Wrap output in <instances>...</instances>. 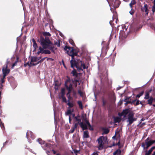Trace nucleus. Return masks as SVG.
<instances>
[{
    "label": "nucleus",
    "instance_id": "nucleus-39",
    "mask_svg": "<svg viewBox=\"0 0 155 155\" xmlns=\"http://www.w3.org/2000/svg\"><path fill=\"white\" fill-rule=\"evenodd\" d=\"M152 11L153 12H155V3H154L153 6Z\"/></svg>",
    "mask_w": 155,
    "mask_h": 155
},
{
    "label": "nucleus",
    "instance_id": "nucleus-32",
    "mask_svg": "<svg viewBox=\"0 0 155 155\" xmlns=\"http://www.w3.org/2000/svg\"><path fill=\"white\" fill-rule=\"evenodd\" d=\"M69 42L73 46L74 45V43L73 41V40L72 39H69Z\"/></svg>",
    "mask_w": 155,
    "mask_h": 155
},
{
    "label": "nucleus",
    "instance_id": "nucleus-9",
    "mask_svg": "<svg viewBox=\"0 0 155 155\" xmlns=\"http://www.w3.org/2000/svg\"><path fill=\"white\" fill-rule=\"evenodd\" d=\"M8 63V62H7V64L5 65L2 68V72L4 75V78H5L6 76L8 74L10 71V70L7 68Z\"/></svg>",
    "mask_w": 155,
    "mask_h": 155
},
{
    "label": "nucleus",
    "instance_id": "nucleus-56",
    "mask_svg": "<svg viewBox=\"0 0 155 155\" xmlns=\"http://www.w3.org/2000/svg\"><path fill=\"white\" fill-rule=\"evenodd\" d=\"M153 100H154V101H155V99H153Z\"/></svg>",
    "mask_w": 155,
    "mask_h": 155
},
{
    "label": "nucleus",
    "instance_id": "nucleus-14",
    "mask_svg": "<svg viewBox=\"0 0 155 155\" xmlns=\"http://www.w3.org/2000/svg\"><path fill=\"white\" fill-rule=\"evenodd\" d=\"M121 151L120 150L118 149L113 153V155H121Z\"/></svg>",
    "mask_w": 155,
    "mask_h": 155
},
{
    "label": "nucleus",
    "instance_id": "nucleus-48",
    "mask_svg": "<svg viewBox=\"0 0 155 155\" xmlns=\"http://www.w3.org/2000/svg\"><path fill=\"white\" fill-rule=\"evenodd\" d=\"M90 127L89 128V129L91 130H93V129L92 128V127H91H91Z\"/></svg>",
    "mask_w": 155,
    "mask_h": 155
},
{
    "label": "nucleus",
    "instance_id": "nucleus-57",
    "mask_svg": "<svg viewBox=\"0 0 155 155\" xmlns=\"http://www.w3.org/2000/svg\"><path fill=\"white\" fill-rule=\"evenodd\" d=\"M56 155H60L58 154H57Z\"/></svg>",
    "mask_w": 155,
    "mask_h": 155
},
{
    "label": "nucleus",
    "instance_id": "nucleus-6",
    "mask_svg": "<svg viewBox=\"0 0 155 155\" xmlns=\"http://www.w3.org/2000/svg\"><path fill=\"white\" fill-rule=\"evenodd\" d=\"M155 143L154 140H150L149 137L147 138L145 140V142L142 143L141 144L142 147L144 149H147L149 147Z\"/></svg>",
    "mask_w": 155,
    "mask_h": 155
},
{
    "label": "nucleus",
    "instance_id": "nucleus-58",
    "mask_svg": "<svg viewBox=\"0 0 155 155\" xmlns=\"http://www.w3.org/2000/svg\"><path fill=\"white\" fill-rule=\"evenodd\" d=\"M151 27H152V28H153L152 27V26H151Z\"/></svg>",
    "mask_w": 155,
    "mask_h": 155
},
{
    "label": "nucleus",
    "instance_id": "nucleus-29",
    "mask_svg": "<svg viewBox=\"0 0 155 155\" xmlns=\"http://www.w3.org/2000/svg\"><path fill=\"white\" fill-rule=\"evenodd\" d=\"M63 101L65 103L67 102L66 98L64 97V95L61 96Z\"/></svg>",
    "mask_w": 155,
    "mask_h": 155
},
{
    "label": "nucleus",
    "instance_id": "nucleus-30",
    "mask_svg": "<svg viewBox=\"0 0 155 155\" xmlns=\"http://www.w3.org/2000/svg\"><path fill=\"white\" fill-rule=\"evenodd\" d=\"M135 4V2L134 0L132 1L130 3V8H132V5H134Z\"/></svg>",
    "mask_w": 155,
    "mask_h": 155
},
{
    "label": "nucleus",
    "instance_id": "nucleus-20",
    "mask_svg": "<svg viewBox=\"0 0 155 155\" xmlns=\"http://www.w3.org/2000/svg\"><path fill=\"white\" fill-rule=\"evenodd\" d=\"M76 127L77 124H75V127H71V129L69 131V132L71 133H73L75 129L76 128Z\"/></svg>",
    "mask_w": 155,
    "mask_h": 155
},
{
    "label": "nucleus",
    "instance_id": "nucleus-31",
    "mask_svg": "<svg viewBox=\"0 0 155 155\" xmlns=\"http://www.w3.org/2000/svg\"><path fill=\"white\" fill-rule=\"evenodd\" d=\"M143 92H141V93H140L139 94L137 95L136 97H138V98L140 97L141 96L143 95Z\"/></svg>",
    "mask_w": 155,
    "mask_h": 155
},
{
    "label": "nucleus",
    "instance_id": "nucleus-19",
    "mask_svg": "<svg viewBox=\"0 0 155 155\" xmlns=\"http://www.w3.org/2000/svg\"><path fill=\"white\" fill-rule=\"evenodd\" d=\"M83 137L84 138H88L89 137L88 132L87 131H85L84 132Z\"/></svg>",
    "mask_w": 155,
    "mask_h": 155
},
{
    "label": "nucleus",
    "instance_id": "nucleus-59",
    "mask_svg": "<svg viewBox=\"0 0 155 155\" xmlns=\"http://www.w3.org/2000/svg\"><path fill=\"white\" fill-rule=\"evenodd\" d=\"M111 21H110V23L111 22Z\"/></svg>",
    "mask_w": 155,
    "mask_h": 155
},
{
    "label": "nucleus",
    "instance_id": "nucleus-50",
    "mask_svg": "<svg viewBox=\"0 0 155 155\" xmlns=\"http://www.w3.org/2000/svg\"><path fill=\"white\" fill-rule=\"evenodd\" d=\"M115 136H113V137H112V138L113 139H115Z\"/></svg>",
    "mask_w": 155,
    "mask_h": 155
},
{
    "label": "nucleus",
    "instance_id": "nucleus-17",
    "mask_svg": "<svg viewBox=\"0 0 155 155\" xmlns=\"http://www.w3.org/2000/svg\"><path fill=\"white\" fill-rule=\"evenodd\" d=\"M32 41L33 43V47L35 48L34 51H35L36 50V49H37V47H38L36 43V41H35V40L34 39H32Z\"/></svg>",
    "mask_w": 155,
    "mask_h": 155
},
{
    "label": "nucleus",
    "instance_id": "nucleus-23",
    "mask_svg": "<svg viewBox=\"0 0 155 155\" xmlns=\"http://www.w3.org/2000/svg\"><path fill=\"white\" fill-rule=\"evenodd\" d=\"M71 73L74 76H77V75L76 71L75 70H74L73 71H72Z\"/></svg>",
    "mask_w": 155,
    "mask_h": 155
},
{
    "label": "nucleus",
    "instance_id": "nucleus-3",
    "mask_svg": "<svg viewBox=\"0 0 155 155\" xmlns=\"http://www.w3.org/2000/svg\"><path fill=\"white\" fill-rule=\"evenodd\" d=\"M40 42L43 48L41 46L39 47V51L37 53V54H39L40 53L46 54H50L51 53L50 51L48 50L45 49L46 48H48L51 51L54 52V47L53 46V44L48 38L46 37L45 39H44L41 37L40 39Z\"/></svg>",
    "mask_w": 155,
    "mask_h": 155
},
{
    "label": "nucleus",
    "instance_id": "nucleus-26",
    "mask_svg": "<svg viewBox=\"0 0 155 155\" xmlns=\"http://www.w3.org/2000/svg\"><path fill=\"white\" fill-rule=\"evenodd\" d=\"M61 96L64 95L65 94V89L64 88H63L61 90Z\"/></svg>",
    "mask_w": 155,
    "mask_h": 155
},
{
    "label": "nucleus",
    "instance_id": "nucleus-27",
    "mask_svg": "<svg viewBox=\"0 0 155 155\" xmlns=\"http://www.w3.org/2000/svg\"><path fill=\"white\" fill-rule=\"evenodd\" d=\"M149 92H147L146 93V94L145 95L144 98L145 99H149Z\"/></svg>",
    "mask_w": 155,
    "mask_h": 155
},
{
    "label": "nucleus",
    "instance_id": "nucleus-16",
    "mask_svg": "<svg viewBox=\"0 0 155 155\" xmlns=\"http://www.w3.org/2000/svg\"><path fill=\"white\" fill-rule=\"evenodd\" d=\"M155 148V147H152L145 154V155H150L151 152L153 151V150Z\"/></svg>",
    "mask_w": 155,
    "mask_h": 155
},
{
    "label": "nucleus",
    "instance_id": "nucleus-44",
    "mask_svg": "<svg viewBox=\"0 0 155 155\" xmlns=\"http://www.w3.org/2000/svg\"><path fill=\"white\" fill-rule=\"evenodd\" d=\"M55 44L58 47L60 46V44L58 41V42H57L56 43H55Z\"/></svg>",
    "mask_w": 155,
    "mask_h": 155
},
{
    "label": "nucleus",
    "instance_id": "nucleus-52",
    "mask_svg": "<svg viewBox=\"0 0 155 155\" xmlns=\"http://www.w3.org/2000/svg\"><path fill=\"white\" fill-rule=\"evenodd\" d=\"M120 144V141H119V142L118 143H117V145H119Z\"/></svg>",
    "mask_w": 155,
    "mask_h": 155
},
{
    "label": "nucleus",
    "instance_id": "nucleus-24",
    "mask_svg": "<svg viewBox=\"0 0 155 155\" xmlns=\"http://www.w3.org/2000/svg\"><path fill=\"white\" fill-rule=\"evenodd\" d=\"M43 35L44 36L47 37L48 36H50L51 34H50L49 32H45L43 33Z\"/></svg>",
    "mask_w": 155,
    "mask_h": 155
},
{
    "label": "nucleus",
    "instance_id": "nucleus-10",
    "mask_svg": "<svg viewBox=\"0 0 155 155\" xmlns=\"http://www.w3.org/2000/svg\"><path fill=\"white\" fill-rule=\"evenodd\" d=\"M41 58V57H33L31 58V61L30 64L31 65H35L38 64V63H36L38 60Z\"/></svg>",
    "mask_w": 155,
    "mask_h": 155
},
{
    "label": "nucleus",
    "instance_id": "nucleus-28",
    "mask_svg": "<svg viewBox=\"0 0 155 155\" xmlns=\"http://www.w3.org/2000/svg\"><path fill=\"white\" fill-rule=\"evenodd\" d=\"M109 132V130L108 129H104V134H107Z\"/></svg>",
    "mask_w": 155,
    "mask_h": 155
},
{
    "label": "nucleus",
    "instance_id": "nucleus-35",
    "mask_svg": "<svg viewBox=\"0 0 155 155\" xmlns=\"http://www.w3.org/2000/svg\"><path fill=\"white\" fill-rule=\"evenodd\" d=\"M0 125L1 127L2 128L3 127L4 128V127L3 124L2 122L1 119H0Z\"/></svg>",
    "mask_w": 155,
    "mask_h": 155
},
{
    "label": "nucleus",
    "instance_id": "nucleus-53",
    "mask_svg": "<svg viewBox=\"0 0 155 155\" xmlns=\"http://www.w3.org/2000/svg\"><path fill=\"white\" fill-rule=\"evenodd\" d=\"M153 28H154V29H155V27L154 25H153Z\"/></svg>",
    "mask_w": 155,
    "mask_h": 155
},
{
    "label": "nucleus",
    "instance_id": "nucleus-21",
    "mask_svg": "<svg viewBox=\"0 0 155 155\" xmlns=\"http://www.w3.org/2000/svg\"><path fill=\"white\" fill-rule=\"evenodd\" d=\"M153 98L152 97H150L149 99L148 100V104L151 105L153 101Z\"/></svg>",
    "mask_w": 155,
    "mask_h": 155
},
{
    "label": "nucleus",
    "instance_id": "nucleus-55",
    "mask_svg": "<svg viewBox=\"0 0 155 155\" xmlns=\"http://www.w3.org/2000/svg\"><path fill=\"white\" fill-rule=\"evenodd\" d=\"M103 104H104V101H103Z\"/></svg>",
    "mask_w": 155,
    "mask_h": 155
},
{
    "label": "nucleus",
    "instance_id": "nucleus-43",
    "mask_svg": "<svg viewBox=\"0 0 155 155\" xmlns=\"http://www.w3.org/2000/svg\"><path fill=\"white\" fill-rule=\"evenodd\" d=\"M92 155H98V154L97 152H94L92 154Z\"/></svg>",
    "mask_w": 155,
    "mask_h": 155
},
{
    "label": "nucleus",
    "instance_id": "nucleus-33",
    "mask_svg": "<svg viewBox=\"0 0 155 155\" xmlns=\"http://www.w3.org/2000/svg\"><path fill=\"white\" fill-rule=\"evenodd\" d=\"M78 92L79 94L80 95L81 97L83 96L84 93L82 91H81L80 90H79L78 91Z\"/></svg>",
    "mask_w": 155,
    "mask_h": 155
},
{
    "label": "nucleus",
    "instance_id": "nucleus-38",
    "mask_svg": "<svg viewBox=\"0 0 155 155\" xmlns=\"http://www.w3.org/2000/svg\"><path fill=\"white\" fill-rule=\"evenodd\" d=\"M72 93H73V96L74 97H77L76 96V93L75 92V91H74V90H73L72 91Z\"/></svg>",
    "mask_w": 155,
    "mask_h": 155
},
{
    "label": "nucleus",
    "instance_id": "nucleus-54",
    "mask_svg": "<svg viewBox=\"0 0 155 155\" xmlns=\"http://www.w3.org/2000/svg\"><path fill=\"white\" fill-rule=\"evenodd\" d=\"M153 106L154 107H155V104H153Z\"/></svg>",
    "mask_w": 155,
    "mask_h": 155
},
{
    "label": "nucleus",
    "instance_id": "nucleus-18",
    "mask_svg": "<svg viewBox=\"0 0 155 155\" xmlns=\"http://www.w3.org/2000/svg\"><path fill=\"white\" fill-rule=\"evenodd\" d=\"M79 81L78 80L74 79V80H72V81H71V83L72 84L73 83L75 85V87H76L78 83L79 82Z\"/></svg>",
    "mask_w": 155,
    "mask_h": 155
},
{
    "label": "nucleus",
    "instance_id": "nucleus-11",
    "mask_svg": "<svg viewBox=\"0 0 155 155\" xmlns=\"http://www.w3.org/2000/svg\"><path fill=\"white\" fill-rule=\"evenodd\" d=\"M148 6L147 4H145L144 6L141 8V10L142 11L145 12L146 14H148Z\"/></svg>",
    "mask_w": 155,
    "mask_h": 155
},
{
    "label": "nucleus",
    "instance_id": "nucleus-1",
    "mask_svg": "<svg viewBox=\"0 0 155 155\" xmlns=\"http://www.w3.org/2000/svg\"><path fill=\"white\" fill-rule=\"evenodd\" d=\"M64 49L66 51L67 54L72 57L70 63L71 67L72 68H74V67H76L80 72L83 71L84 69L87 68L88 66L85 65L81 61L79 60L77 62L75 59L74 56L77 55L78 51L74 49L73 48H71L67 46H65Z\"/></svg>",
    "mask_w": 155,
    "mask_h": 155
},
{
    "label": "nucleus",
    "instance_id": "nucleus-37",
    "mask_svg": "<svg viewBox=\"0 0 155 155\" xmlns=\"http://www.w3.org/2000/svg\"><path fill=\"white\" fill-rule=\"evenodd\" d=\"M71 110H68L67 112V115H69V114H70L71 113Z\"/></svg>",
    "mask_w": 155,
    "mask_h": 155
},
{
    "label": "nucleus",
    "instance_id": "nucleus-15",
    "mask_svg": "<svg viewBox=\"0 0 155 155\" xmlns=\"http://www.w3.org/2000/svg\"><path fill=\"white\" fill-rule=\"evenodd\" d=\"M121 120V118L120 117H114V120L115 123H119Z\"/></svg>",
    "mask_w": 155,
    "mask_h": 155
},
{
    "label": "nucleus",
    "instance_id": "nucleus-36",
    "mask_svg": "<svg viewBox=\"0 0 155 155\" xmlns=\"http://www.w3.org/2000/svg\"><path fill=\"white\" fill-rule=\"evenodd\" d=\"M85 123H86L85 124L87 125V126L88 125L89 127H91V125L88 120H86Z\"/></svg>",
    "mask_w": 155,
    "mask_h": 155
},
{
    "label": "nucleus",
    "instance_id": "nucleus-7",
    "mask_svg": "<svg viewBox=\"0 0 155 155\" xmlns=\"http://www.w3.org/2000/svg\"><path fill=\"white\" fill-rule=\"evenodd\" d=\"M65 85L68 91L67 95L70 94L72 89V85L69 79H67L65 82Z\"/></svg>",
    "mask_w": 155,
    "mask_h": 155
},
{
    "label": "nucleus",
    "instance_id": "nucleus-47",
    "mask_svg": "<svg viewBox=\"0 0 155 155\" xmlns=\"http://www.w3.org/2000/svg\"><path fill=\"white\" fill-rule=\"evenodd\" d=\"M75 118L76 120L78 121V123H79V122L81 121V120L79 119H78L77 117H76Z\"/></svg>",
    "mask_w": 155,
    "mask_h": 155
},
{
    "label": "nucleus",
    "instance_id": "nucleus-4",
    "mask_svg": "<svg viewBox=\"0 0 155 155\" xmlns=\"http://www.w3.org/2000/svg\"><path fill=\"white\" fill-rule=\"evenodd\" d=\"M134 113L129 109L123 110L121 113L122 115H124V117L127 115V122H129L128 125L131 124L136 119L134 117Z\"/></svg>",
    "mask_w": 155,
    "mask_h": 155
},
{
    "label": "nucleus",
    "instance_id": "nucleus-45",
    "mask_svg": "<svg viewBox=\"0 0 155 155\" xmlns=\"http://www.w3.org/2000/svg\"><path fill=\"white\" fill-rule=\"evenodd\" d=\"M38 141L39 143L41 144V143H42L41 142H42V140L41 139H38Z\"/></svg>",
    "mask_w": 155,
    "mask_h": 155
},
{
    "label": "nucleus",
    "instance_id": "nucleus-51",
    "mask_svg": "<svg viewBox=\"0 0 155 155\" xmlns=\"http://www.w3.org/2000/svg\"><path fill=\"white\" fill-rule=\"evenodd\" d=\"M152 155H155V151L153 152V153L152 154Z\"/></svg>",
    "mask_w": 155,
    "mask_h": 155
},
{
    "label": "nucleus",
    "instance_id": "nucleus-34",
    "mask_svg": "<svg viewBox=\"0 0 155 155\" xmlns=\"http://www.w3.org/2000/svg\"><path fill=\"white\" fill-rule=\"evenodd\" d=\"M67 96L68 97V101H71V100H72V98L70 96V94L68 95H67Z\"/></svg>",
    "mask_w": 155,
    "mask_h": 155
},
{
    "label": "nucleus",
    "instance_id": "nucleus-8",
    "mask_svg": "<svg viewBox=\"0 0 155 155\" xmlns=\"http://www.w3.org/2000/svg\"><path fill=\"white\" fill-rule=\"evenodd\" d=\"M110 7L112 6L114 8H117L119 6L120 1L119 0H116L114 2L113 0H107Z\"/></svg>",
    "mask_w": 155,
    "mask_h": 155
},
{
    "label": "nucleus",
    "instance_id": "nucleus-46",
    "mask_svg": "<svg viewBox=\"0 0 155 155\" xmlns=\"http://www.w3.org/2000/svg\"><path fill=\"white\" fill-rule=\"evenodd\" d=\"M17 62H16L15 63H14L13 64H12V68H14V66H15V65H16V64H17Z\"/></svg>",
    "mask_w": 155,
    "mask_h": 155
},
{
    "label": "nucleus",
    "instance_id": "nucleus-25",
    "mask_svg": "<svg viewBox=\"0 0 155 155\" xmlns=\"http://www.w3.org/2000/svg\"><path fill=\"white\" fill-rule=\"evenodd\" d=\"M78 103L80 108L81 109H82L83 106L81 102V101H78Z\"/></svg>",
    "mask_w": 155,
    "mask_h": 155
},
{
    "label": "nucleus",
    "instance_id": "nucleus-42",
    "mask_svg": "<svg viewBox=\"0 0 155 155\" xmlns=\"http://www.w3.org/2000/svg\"><path fill=\"white\" fill-rule=\"evenodd\" d=\"M5 78H4V75H3V78H1V82L2 83H3L5 82L4 79Z\"/></svg>",
    "mask_w": 155,
    "mask_h": 155
},
{
    "label": "nucleus",
    "instance_id": "nucleus-22",
    "mask_svg": "<svg viewBox=\"0 0 155 155\" xmlns=\"http://www.w3.org/2000/svg\"><path fill=\"white\" fill-rule=\"evenodd\" d=\"M67 104L68 105L69 107H73L74 106V104L72 102H70L68 101V103Z\"/></svg>",
    "mask_w": 155,
    "mask_h": 155
},
{
    "label": "nucleus",
    "instance_id": "nucleus-5",
    "mask_svg": "<svg viewBox=\"0 0 155 155\" xmlns=\"http://www.w3.org/2000/svg\"><path fill=\"white\" fill-rule=\"evenodd\" d=\"M107 137L103 136H101L97 139V140L98 143L97 148L99 150L103 149L104 144L107 142Z\"/></svg>",
    "mask_w": 155,
    "mask_h": 155
},
{
    "label": "nucleus",
    "instance_id": "nucleus-12",
    "mask_svg": "<svg viewBox=\"0 0 155 155\" xmlns=\"http://www.w3.org/2000/svg\"><path fill=\"white\" fill-rule=\"evenodd\" d=\"M79 124L83 130H85L87 128V126L85 124H84L83 122H81L80 123H79Z\"/></svg>",
    "mask_w": 155,
    "mask_h": 155
},
{
    "label": "nucleus",
    "instance_id": "nucleus-13",
    "mask_svg": "<svg viewBox=\"0 0 155 155\" xmlns=\"http://www.w3.org/2000/svg\"><path fill=\"white\" fill-rule=\"evenodd\" d=\"M26 136L28 138V137H31L32 139H34V136L33 135V134L31 131H28L27 133Z\"/></svg>",
    "mask_w": 155,
    "mask_h": 155
},
{
    "label": "nucleus",
    "instance_id": "nucleus-2",
    "mask_svg": "<svg viewBox=\"0 0 155 155\" xmlns=\"http://www.w3.org/2000/svg\"><path fill=\"white\" fill-rule=\"evenodd\" d=\"M64 49L66 51L67 54L72 57L70 63L71 67L72 68H74V67H76L80 72L83 71L84 69L87 68L88 66L85 65L81 61L79 60L77 62L75 59L74 56L77 55L78 51L74 49L73 48H71L67 46H65Z\"/></svg>",
    "mask_w": 155,
    "mask_h": 155
},
{
    "label": "nucleus",
    "instance_id": "nucleus-40",
    "mask_svg": "<svg viewBox=\"0 0 155 155\" xmlns=\"http://www.w3.org/2000/svg\"><path fill=\"white\" fill-rule=\"evenodd\" d=\"M135 101H136V105H137L139 104H140V101L138 100H135Z\"/></svg>",
    "mask_w": 155,
    "mask_h": 155
},
{
    "label": "nucleus",
    "instance_id": "nucleus-49",
    "mask_svg": "<svg viewBox=\"0 0 155 155\" xmlns=\"http://www.w3.org/2000/svg\"><path fill=\"white\" fill-rule=\"evenodd\" d=\"M52 151H53V153H54V154H55V153H56V152H55V151L54 150H52Z\"/></svg>",
    "mask_w": 155,
    "mask_h": 155
},
{
    "label": "nucleus",
    "instance_id": "nucleus-60",
    "mask_svg": "<svg viewBox=\"0 0 155 155\" xmlns=\"http://www.w3.org/2000/svg\"><path fill=\"white\" fill-rule=\"evenodd\" d=\"M70 117H69V120H70Z\"/></svg>",
    "mask_w": 155,
    "mask_h": 155
},
{
    "label": "nucleus",
    "instance_id": "nucleus-41",
    "mask_svg": "<svg viewBox=\"0 0 155 155\" xmlns=\"http://www.w3.org/2000/svg\"><path fill=\"white\" fill-rule=\"evenodd\" d=\"M129 12L131 15H133L134 13V10H131Z\"/></svg>",
    "mask_w": 155,
    "mask_h": 155
}]
</instances>
